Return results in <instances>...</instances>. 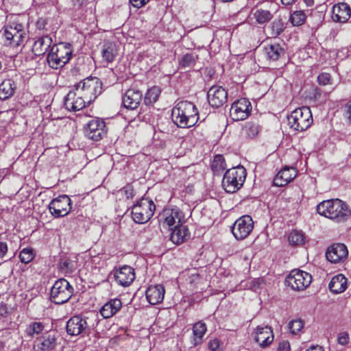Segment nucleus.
I'll return each instance as SVG.
<instances>
[{
  "mask_svg": "<svg viewBox=\"0 0 351 351\" xmlns=\"http://www.w3.org/2000/svg\"><path fill=\"white\" fill-rule=\"evenodd\" d=\"M317 212L336 223L348 221L351 216L349 206L339 199L324 200L317 206Z\"/></svg>",
  "mask_w": 351,
  "mask_h": 351,
  "instance_id": "f257e3e1",
  "label": "nucleus"
},
{
  "mask_svg": "<svg viewBox=\"0 0 351 351\" xmlns=\"http://www.w3.org/2000/svg\"><path fill=\"white\" fill-rule=\"evenodd\" d=\"M171 117L178 127L186 128L195 125L199 119V113L192 102L182 101L172 109Z\"/></svg>",
  "mask_w": 351,
  "mask_h": 351,
  "instance_id": "f03ea898",
  "label": "nucleus"
},
{
  "mask_svg": "<svg viewBox=\"0 0 351 351\" xmlns=\"http://www.w3.org/2000/svg\"><path fill=\"white\" fill-rule=\"evenodd\" d=\"M73 49L69 43H60L53 45L49 52L47 60L53 69L63 67L71 60Z\"/></svg>",
  "mask_w": 351,
  "mask_h": 351,
  "instance_id": "7ed1b4c3",
  "label": "nucleus"
},
{
  "mask_svg": "<svg viewBox=\"0 0 351 351\" xmlns=\"http://www.w3.org/2000/svg\"><path fill=\"white\" fill-rule=\"evenodd\" d=\"M287 121L290 129L293 131H304L310 128L313 123L311 111L307 106L298 108L287 117Z\"/></svg>",
  "mask_w": 351,
  "mask_h": 351,
  "instance_id": "20e7f679",
  "label": "nucleus"
},
{
  "mask_svg": "<svg viewBox=\"0 0 351 351\" xmlns=\"http://www.w3.org/2000/svg\"><path fill=\"white\" fill-rule=\"evenodd\" d=\"M245 177L246 170L242 166L231 168L223 176L222 186L227 193H234L243 186Z\"/></svg>",
  "mask_w": 351,
  "mask_h": 351,
  "instance_id": "39448f33",
  "label": "nucleus"
},
{
  "mask_svg": "<svg viewBox=\"0 0 351 351\" xmlns=\"http://www.w3.org/2000/svg\"><path fill=\"white\" fill-rule=\"evenodd\" d=\"M0 34L4 38V44L13 47L21 45L26 37L23 25L16 22L5 25Z\"/></svg>",
  "mask_w": 351,
  "mask_h": 351,
  "instance_id": "423d86ee",
  "label": "nucleus"
},
{
  "mask_svg": "<svg viewBox=\"0 0 351 351\" xmlns=\"http://www.w3.org/2000/svg\"><path fill=\"white\" fill-rule=\"evenodd\" d=\"M77 95L87 99L88 103L94 100L100 93L101 82L97 77H87L74 86Z\"/></svg>",
  "mask_w": 351,
  "mask_h": 351,
  "instance_id": "0eeeda50",
  "label": "nucleus"
},
{
  "mask_svg": "<svg viewBox=\"0 0 351 351\" xmlns=\"http://www.w3.org/2000/svg\"><path fill=\"white\" fill-rule=\"evenodd\" d=\"M73 291V287L66 279H58L51 289V301L56 304H64L71 298Z\"/></svg>",
  "mask_w": 351,
  "mask_h": 351,
  "instance_id": "6e6552de",
  "label": "nucleus"
},
{
  "mask_svg": "<svg viewBox=\"0 0 351 351\" xmlns=\"http://www.w3.org/2000/svg\"><path fill=\"white\" fill-rule=\"evenodd\" d=\"M155 208L153 201L142 199L132 207V219L137 223H145L153 216Z\"/></svg>",
  "mask_w": 351,
  "mask_h": 351,
  "instance_id": "1a4fd4ad",
  "label": "nucleus"
},
{
  "mask_svg": "<svg viewBox=\"0 0 351 351\" xmlns=\"http://www.w3.org/2000/svg\"><path fill=\"white\" fill-rule=\"evenodd\" d=\"M312 280L311 275L300 269H293L287 276L285 283L295 291H302L307 288Z\"/></svg>",
  "mask_w": 351,
  "mask_h": 351,
  "instance_id": "9d476101",
  "label": "nucleus"
},
{
  "mask_svg": "<svg viewBox=\"0 0 351 351\" xmlns=\"http://www.w3.org/2000/svg\"><path fill=\"white\" fill-rule=\"evenodd\" d=\"M254 221L250 215H243L239 218L231 228L232 233L237 240H243L252 232Z\"/></svg>",
  "mask_w": 351,
  "mask_h": 351,
  "instance_id": "9b49d317",
  "label": "nucleus"
},
{
  "mask_svg": "<svg viewBox=\"0 0 351 351\" xmlns=\"http://www.w3.org/2000/svg\"><path fill=\"white\" fill-rule=\"evenodd\" d=\"M107 133V128L104 120L99 118L91 119L85 127L86 136L95 141L101 140Z\"/></svg>",
  "mask_w": 351,
  "mask_h": 351,
  "instance_id": "f8f14e48",
  "label": "nucleus"
},
{
  "mask_svg": "<svg viewBox=\"0 0 351 351\" xmlns=\"http://www.w3.org/2000/svg\"><path fill=\"white\" fill-rule=\"evenodd\" d=\"M51 213L56 217L66 215L71 209V200L66 195H60L49 204Z\"/></svg>",
  "mask_w": 351,
  "mask_h": 351,
  "instance_id": "ddd939ff",
  "label": "nucleus"
},
{
  "mask_svg": "<svg viewBox=\"0 0 351 351\" xmlns=\"http://www.w3.org/2000/svg\"><path fill=\"white\" fill-rule=\"evenodd\" d=\"M251 109L250 102L247 99L242 98L232 104L230 114L234 121L244 120L250 114Z\"/></svg>",
  "mask_w": 351,
  "mask_h": 351,
  "instance_id": "4468645a",
  "label": "nucleus"
},
{
  "mask_svg": "<svg viewBox=\"0 0 351 351\" xmlns=\"http://www.w3.org/2000/svg\"><path fill=\"white\" fill-rule=\"evenodd\" d=\"M57 341L58 336L56 332H47L35 340L34 348L37 351H51L56 347Z\"/></svg>",
  "mask_w": 351,
  "mask_h": 351,
  "instance_id": "2eb2a0df",
  "label": "nucleus"
},
{
  "mask_svg": "<svg viewBox=\"0 0 351 351\" xmlns=\"http://www.w3.org/2000/svg\"><path fill=\"white\" fill-rule=\"evenodd\" d=\"M209 104L213 108L222 106L228 99V93L225 88L220 86H213L207 93Z\"/></svg>",
  "mask_w": 351,
  "mask_h": 351,
  "instance_id": "dca6fc26",
  "label": "nucleus"
},
{
  "mask_svg": "<svg viewBox=\"0 0 351 351\" xmlns=\"http://www.w3.org/2000/svg\"><path fill=\"white\" fill-rule=\"evenodd\" d=\"M348 254L347 247L343 243H335L328 247L326 257L328 261L333 263L343 261Z\"/></svg>",
  "mask_w": 351,
  "mask_h": 351,
  "instance_id": "f3484780",
  "label": "nucleus"
},
{
  "mask_svg": "<svg viewBox=\"0 0 351 351\" xmlns=\"http://www.w3.org/2000/svg\"><path fill=\"white\" fill-rule=\"evenodd\" d=\"M88 103L87 99L77 95V93L73 90L66 95L64 99V106L70 111H78L83 109Z\"/></svg>",
  "mask_w": 351,
  "mask_h": 351,
  "instance_id": "a211bd4d",
  "label": "nucleus"
},
{
  "mask_svg": "<svg viewBox=\"0 0 351 351\" xmlns=\"http://www.w3.org/2000/svg\"><path fill=\"white\" fill-rule=\"evenodd\" d=\"M88 328L86 320L80 316H73L67 322L66 332L71 335L86 333Z\"/></svg>",
  "mask_w": 351,
  "mask_h": 351,
  "instance_id": "6ab92c4d",
  "label": "nucleus"
},
{
  "mask_svg": "<svg viewBox=\"0 0 351 351\" xmlns=\"http://www.w3.org/2000/svg\"><path fill=\"white\" fill-rule=\"evenodd\" d=\"M142 93L134 88L128 89L122 98V103L125 108L134 110L138 108L141 100Z\"/></svg>",
  "mask_w": 351,
  "mask_h": 351,
  "instance_id": "aec40b11",
  "label": "nucleus"
},
{
  "mask_svg": "<svg viewBox=\"0 0 351 351\" xmlns=\"http://www.w3.org/2000/svg\"><path fill=\"white\" fill-rule=\"evenodd\" d=\"M115 280L121 286H129L134 280L135 274L134 269L128 265H124L114 274Z\"/></svg>",
  "mask_w": 351,
  "mask_h": 351,
  "instance_id": "412c9836",
  "label": "nucleus"
},
{
  "mask_svg": "<svg viewBox=\"0 0 351 351\" xmlns=\"http://www.w3.org/2000/svg\"><path fill=\"white\" fill-rule=\"evenodd\" d=\"M297 173L295 168L285 167L274 178V184L277 186H284L296 177Z\"/></svg>",
  "mask_w": 351,
  "mask_h": 351,
  "instance_id": "4be33fe9",
  "label": "nucleus"
},
{
  "mask_svg": "<svg viewBox=\"0 0 351 351\" xmlns=\"http://www.w3.org/2000/svg\"><path fill=\"white\" fill-rule=\"evenodd\" d=\"M254 340L263 348L268 346L274 341L271 328L269 326H258L255 332Z\"/></svg>",
  "mask_w": 351,
  "mask_h": 351,
  "instance_id": "5701e85b",
  "label": "nucleus"
},
{
  "mask_svg": "<svg viewBox=\"0 0 351 351\" xmlns=\"http://www.w3.org/2000/svg\"><path fill=\"white\" fill-rule=\"evenodd\" d=\"M165 292V287L162 285H150L146 291V298L150 304L155 305L163 300Z\"/></svg>",
  "mask_w": 351,
  "mask_h": 351,
  "instance_id": "b1692460",
  "label": "nucleus"
},
{
  "mask_svg": "<svg viewBox=\"0 0 351 351\" xmlns=\"http://www.w3.org/2000/svg\"><path fill=\"white\" fill-rule=\"evenodd\" d=\"M350 16L351 9L347 3H339L333 6L332 18L334 21L345 23Z\"/></svg>",
  "mask_w": 351,
  "mask_h": 351,
  "instance_id": "393cba45",
  "label": "nucleus"
},
{
  "mask_svg": "<svg viewBox=\"0 0 351 351\" xmlns=\"http://www.w3.org/2000/svg\"><path fill=\"white\" fill-rule=\"evenodd\" d=\"M170 230H171L170 239L176 245L184 243L190 237L189 229L182 223L176 225L173 228H171Z\"/></svg>",
  "mask_w": 351,
  "mask_h": 351,
  "instance_id": "a878e982",
  "label": "nucleus"
},
{
  "mask_svg": "<svg viewBox=\"0 0 351 351\" xmlns=\"http://www.w3.org/2000/svg\"><path fill=\"white\" fill-rule=\"evenodd\" d=\"M121 306L122 302L120 299H111L101 307L100 313L104 318H110L117 313Z\"/></svg>",
  "mask_w": 351,
  "mask_h": 351,
  "instance_id": "bb28decb",
  "label": "nucleus"
},
{
  "mask_svg": "<svg viewBox=\"0 0 351 351\" xmlns=\"http://www.w3.org/2000/svg\"><path fill=\"white\" fill-rule=\"evenodd\" d=\"M164 223L169 227L182 223L184 216L178 209L166 210L163 213Z\"/></svg>",
  "mask_w": 351,
  "mask_h": 351,
  "instance_id": "cd10ccee",
  "label": "nucleus"
},
{
  "mask_svg": "<svg viewBox=\"0 0 351 351\" xmlns=\"http://www.w3.org/2000/svg\"><path fill=\"white\" fill-rule=\"evenodd\" d=\"M52 38L49 36H45L38 38L34 43L32 51L35 56L44 55L52 43Z\"/></svg>",
  "mask_w": 351,
  "mask_h": 351,
  "instance_id": "c85d7f7f",
  "label": "nucleus"
},
{
  "mask_svg": "<svg viewBox=\"0 0 351 351\" xmlns=\"http://www.w3.org/2000/svg\"><path fill=\"white\" fill-rule=\"evenodd\" d=\"M330 290L335 293H340L347 289V278L341 274L332 278L329 283Z\"/></svg>",
  "mask_w": 351,
  "mask_h": 351,
  "instance_id": "c756f323",
  "label": "nucleus"
},
{
  "mask_svg": "<svg viewBox=\"0 0 351 351\" xmlns=\"http://www.w3.org/2000/svg\"><path fill=\"white\" fill-rule=\"evenodd\" d=\"M103 60L107 63L112 62L118 54L117 45L112 42H106L102 46Z\"/></svg>",
  "mask_w": 351,
  "mask_h": 351,
  "instance_id": "7c9ffc66",
  "label": "nucleus"
},
{
  "mask_svg": "<svg viewBox=\"0 0 351 351\" xmlns=\"http://www.w3.org/2000/svg\"><path fill=\"white\" fill-rule=\"evenodd\" d=\"M16 84L14 80L7 79L0 84V99L5 100L12 97L15 93Z\"/></svg>",
  "mask_w": 351,
  "mask_h": 351,
  "instance_id": "2f4dec72",
  "label": "nucleus"
},
{
  "mask_svg": "<svg viewBox=\"0 0 351 351\" xmlns=\"http://www.w3.org/2000/svg\"><path fill=\"white\" fill-rule=\"evenodd\" d=\"M265 53L269 60L275 61L285 55V50L280 44H271L264 48Z\"/></svg>",
  "mask_w": 351,
  "mask_h": 351,
  "instance_id": "473e14b6",
  "label": "nucleus"
},
{
  "mask_svg": "<svg viewBox=\"0 0 351 351\" xmlns=\"http://www.w3.org/2000/svg\"><path fill=\"white\" fill-rule=\"evenodd\" d=\"M206 330V326L204 322H198L193 325V333L194 339L193 344L194 346H197L202 343V339L205 335Z\"/></svg>",
  "mask_w": 351,
  "mask_h": 351,
  "instance_id": "72a5a7b5",
  "label": "nucleus"
},
{
  "mask_svg": "<svg viewBox=\"0 0 351 351\" xmlns=\"http://www.w3.org/2000/svg\"><path fill=\"white\" fill-rule=\"evenodd\" d=\"M226 168V164L224 157L222 155L217 154L215 156L212 165L211 169L215 175H219Z\"/></svg>",
  "mask_w": 351,
  "mask_h": 351,
  "instance_id": "f704fd0d",
  "label": "nucleus"
},
{
  "mask_svg": "<svg viewBox=\"0 0 351 351\" xmlns=\"http://www.w3.org/2000/svg\"><path fill=\"white\" fill-rule=\"evenodd\" d=\"M198 58V56L195 53H187L182 56L179 60V64L182 68L193 67Z\"/></svg>",
  "mask_w": 351,
  "mask_h": 351,
  "instance_id": "c9c22d12",
  "label": "nucleus"
},
{
  "mask_svg": "<svg viewBox=\"0 0 351 351\" xmlns=\"http://www.w3.org/2000/svg\"><path fill=\"white\" fill-rule=\"evenodd\" d=\"M160 94V89L157 86H153L147 90L144 98V103L147 106L155 103Z\"/></svg>",
  "mask_w": 351,
  "mask_h": 351,
  "instance_id": "e433bc0d",
  "label": "nucleus"
},
{
  "mask_svg": "<svg viewBox=\"0 0 351 351\" xmlns=\"http://www.w3.org/2000/svg\"><path fill=\"white\" fill-rule=\"evenodd\" d=\"M304 234L299 230H293L288 237L289 243L291 245H301L304 243Z\"/></svg>",
  "mask_w": 351,
  "mask_h": 351,
  "instance_id": "4c0bfd02",
  "label": "nucleus"
},
{
  "mask_svg": "<svg viewBox=\"0 0 351 351\" xmlns=\"http://www.w3.org/2000/svg\"><path fill=\"white\" fill-rule=\"evenodd\" d=\"M45 328V325L41 322H34L29 324L26 328V334L30 337L40 334Z\"/></svg>",
  "mask_w": 351,
  "mask_h": 351,
  "instance_id": "58836bf2",
  "label": "nucleus"
},
{
  "mask_svg": "<svg viewBox=\"0 0 351 351\" xmlns=\"http://www.w3.org/2000/svg\"><path fill=\"white\" fill-rule=\"evenodd\" d=\"M243 130L247 138H254L259 132V127L254 123L247 122L245 124Z\"/></svg>",
  "mask_w": 351,
  "mask_h": 351,
  "instance_id": "ea45409f",
  "label": "nucleus"
},
{
  "mask_svg": "<svg viewBox=\"0 0 351 351\" xmlns=\"http://www.w3.org/2000/svg\"><path fill=\"white\" fill-rule=\"evenodd\" d=\"M254 15L256 21L260 24L267 23L272 18L271 12L265 10H257Z\"/></svg>",
  "mask_w": 351,
  "mask_h": 351,
  "instance_id": "a19ab883",
  "label": "nucleus"
},
{
  "mask_svg": "<svg viewBox=\"0 0 351 351\" xmlns=\"http://www.w3.org/2000/svg\"><path fill=\"white\" fill-rule=\"evenodd\" d=\"M306 18V14L303 11L298 10L291 15L290 21L294 26H299L304 23Z\"/></svg>",
  "mask_w": 351,
  "mask_h": 351,
  "instance_id": "79ce46f5",
  "label": "nucleus"
},
{
  "mask_svg": "<svg viewBox=\"0 0 351 351\" xmlns=\"http://www.w3.org/2000/svg\"><path fill=\"white\" fill-rule=\"evenodd\" d=\"M34 256L35 254L33 249L24 248L20 252L19 258L22 263L27 264L33 260Z\"/></svg>",
  "mask_w": 351,
  "mask_h": 351,
  "instance_id": "37998d69",
  "label": "nucleus"
},
{
  "mask_svg": "<svg viewBox=\"0 0 351 351\" xmlns=\"http://www.w3.org/2000/svg\"><path fill=\"white\" fill-rule=\"evenodd\" d=\"M304 322L300 319H297L289 322V329L290 332L293 335L298 334L301 330L304 328Z\"/></svg>",
  "mask_w": 351,
  "mask_h": 351,
  "instance_id": "c03bdc74",
  "label": "nucleus"
},
{
  "mask_svg": "<svg viewBox=\"0 0 351 351\" xmlns=\"http://www.w3.org/2000/svg\"><path fill=\"white\" fill-rule=\"evenodd\" d=\"M284 24L281 20H275L271 24V35L276 37L280 35L284 30Z\"/></svg>",
  "mask_w": 351,
  "mask_h": 351,
  "instance_id": "a18cd8bd",
  "label": "nucleus"
},
{
  "mask_svg": "<svg viewBox=\"0 0 351 351\" xmlns=\"http://www.w3.org/2000/svg\"><path fill=\"white\" fill-rule=\"evenodd\" d=\"M200 280L201 277L199 274L196 272L191 273L186 279L187 283L191 289L197 287V285L200 282Z\"/></svg>",
  "mask_w": 351,
  "mask_h": 351,
  "instance_id": "49530a36",
  "label": "nucleus"
},
{
  "mask_svg": "<svg viewBox=\"0 0 351 351\" xmlns=\"http://www.w3.org/2000/svg\"><path fill=\"white\" fill-rule=\"evenodd\" d=\"M59 268L63 272H72L73 270V265L69 259H62L59 263Z\"/></svg>",
  "mask_w": 351,
  "mask_h": 351,
  "instance_id": "de8ad7c7",
  "label": "nucleus"
},
{
  "mask_svg": "<svg viewBox=\"0 0 351 351\" xmlns=\"http://www.w3.org/2000/svg\"><path fill=\"white\" fill-rule=\"evenodd\" d=\"M331 80L330 75L327 73H322L317 77V81L320 85H327L330 84Z\"/></svg>",
  "mask_w": 351,
  "mask_h": 351,
  "instance_id": "09e8293b",
  "label": "nucleus"
},
{
  "mask_svg": "<svg viewBox=\"0 0 351 351\" xmlns=\"http://www.w3.org/2000/svg\"><path fill=\"white\" fill-rule=\"evenodd\" d=\"M338 343L342 346H345L349 342V335L347 332H342L338 335L337 338Z\"/></svg>",
  "mask_w": 351,
  "mask_h": 351,
  "instance_id": "8fccbe9b",
  "label": "nucleus"
},
{
  "mask_svg": "<svg viewBox=\"0 0 351 351\" xmlns=\"http://www.w3.org/2000/svg\"><path fill=\"white\" fill-rule=\"evenodd\" d=\"M220 346V341L215 338L209 341L208 348L210 351H216Z\"/></svg>",
  "mask_w": 351,
  "mask_h": 351,
  "instance_id": "3c124183",
  "label": "nucleus"
},
{
  "mask_svg": "<svg viewBox=\"0 0 351 351\" xmlns=\"http://www.w3.org/2000/svg\"><path fill=\"white\" fill-rule=\"evenodd\" d=\"M263 280L260 278H256L251 281L250 288L254 291L261 287V285L263 284Z\"/></svg>",
  "mask_w": 351,
  "mask_h": 351,
  "instance_id": "603ef678",
  "label": "nucleus"
},
{
  "mask_svg": "<svg viewBox=\"0 0 351 351\" xmlns=\"http://www.w3.org/2000/svg\"><path fill=\"white\" fill-rule=\"evenodd\" d=\"M278 351H290V344L288 341H282L279 343Z\"/></svg>",
  "mask_w": 351,
  "mask_h": 351,
  "instance_id": "864d4df0",
  "label": "nucleus"
},
{
  "mask_svg": "<svg viewBox=\"0 0 351 351\" xmlns=\"http://www.w3.org/2000/svg\"><path fill=\"white\" fill-rule=\"evenodd\" d=\"M149 0H130L131 3L134 7L140 8L145 5Z\"/></svg>",
  "mask_w": 351,
  "mask_h": 351,
  "instance_id": "5fc2aeb1",
  "label": "nucleus"
},
{
  "mask_svg": "<svg viewBox=\"0 0 351 351\" xmlns=\"http://www.w3.org/2000/svg\"><path fill=\"white\" fill-rule=\"evenodd\" d=\"M124 193L128 199L132 198L134 196V189L130 186H127L123 188Z\"/></svg>",
  "mask_w": 351,
  "mask_h": 351,
  "instance_id": "6e6d98bb",
  "label": "nucleus"
},
{
  "mask_svg": "<svg viewBox=\"0 0 351 351\" xmlns=\"http://www.w3.org/2000/svg\"><path fill=\"white\" fill-rule=\"evenodd\" d=\"M9 313V308L6 304L1 302L0 304V315L1 316H7Z\"/></svg>",
  "mask_w": 351,
  "mask_h": 351,
  "instance_id": "4d7b16f0",
  "label": "nucleus"
},
{
  "mask_svg": "<svg viewBox=\"0 0 351 351\" xmlns=\"http://www.w3.org/2000/svg\"><path fill=\"white\" fill-rule=\"evenodd\" d=\"M8 251L6 243L0 242V258H3Z\"/></svg>",
  "mask_w": 351,
  "mask_h": 351,
  "instance_id": "13d9d810",
  "label": "nucleus"
},
{
  "mask_svg": "<svg viewBox=\"0 0 351 351\" xmlns=\"http://www.w3.org/2000/svg\"><path fill=\"white\" fill-rule=\"evenodd\" d=\"M46 25L47 21L43 18H40L36 23V27L39 29H44L45 28Z\"/></svg>",
  "mask_w": 351,
  "mask_h": 351,
  "instance_id": "bf43d9fd",
  "label": "nucleus"
},
{
  "mask_svg": "<svg viewBox=\"0 0 351 351\" xmlns=\"http://www.w3.org/2000/svg\"><path fill=\"white\" fill-rule=\"evenodd\" d=\"M346 108H347L346 113L348 114V118L350 122L351 123V101L348 103V104L346 106Z\"/></svg>",
  "mask_w": 351,
  "mask_h": 351,
  "instance_id": "052dcab7",
  "label": "nucleus"
},
{
  "mask_svg": "<svg viewBox=\"0 0 351 351\" xmlns=\"http://www.w3.org/2000/svg\"><path fill=\"white\" fill-rule=\"evenodd\" d=\"M85 1L86 0H73L74 5L78 7L83 5Z\"/></svg>",
  "mask_w": 351,
  "mask_h": 351,
  "instance_id": "680f3d73",
  "label": "nucleus"
},
{
  "mask_svg": "<svg viewBox=\"0 0 351 351\" xmlns=\"http://www.w3.org/2000/svg\"><path fill=\"white\" fill-rule=\"evenodd\" d=\"M297 0H281V2L283 5H289L293 4L294 2H295Z\"/></svg>",
  "mask_w": 351,
  "mask_h": 351,
  "instance_id": "e2e57ef3",
  "label": "nucleus"
},
{
  "mask_svg": "<svg viewBox=\"0 0 351 351\" xmlns=\"http://www.w3.org/2000/svg\"><path fill=\"white\" fill-rule=\"evenodd\" d=\"M306 351H323L322 347L320 346H313L310 348L309 349L306 350Z\"/></svg>",
  "mask_w": 351,
  "mask_h": 351,
  "instance_id": "0e129e2a",
  "label": "nucleus"
},
{
  "mask_svg": "<svg viewBox=\"0 0 351 351\" xmlns=\"http://www.w3.org/2000/svg\"><path fill=\"white\" fill-rule=\"evenodd\" d=\"M304 2L308 6H311L313 4V0H304Z\"/></svg>",
  "mask_w": 351,
  "mask_h": 351,
  "instance_id": "69168bd1",
  "label": "nucleus"
},
{
  "mask_svg": "<svg viewBox=\"0 0 351 351\" xmlns=\"http://www.w3.org/2000/svg\"><path fill=\"white\" fill-rule=\"evenodd\" d=\"M2 67V64H1V62H0V69H1Z\"/></svg>",
  "mask_w": 351,
  "mask_h": 351,
  "instance_id": "338daca9",
  "label": "nucleus"
}]
</instances>
